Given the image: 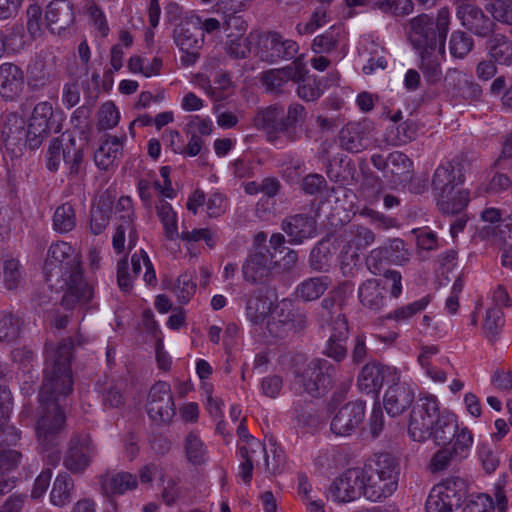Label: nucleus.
Segmentation results:
<instances>
[{"instance_id": "f257e3e1", "label": "nucleus", "mask_w": 512, "mask_h": 512, "mask_svg": "<svg viewBox=\"0 0 512 512\" xmlns=\"http://www.w3.org/2000/svg\"><path fill=\"white\" fill-rule=\"evenodd\" d=\"M72 348V341L64 340L46 361L39 393L41 411L36 426L38 441L45 448L58 445L59 434L65 426L62 401L73 391Z\"/></svg>"}, {"instance_id": "f03ea898", "label": "nucleus", "mask_w": 512, "mask_h": 512, "mask_svg": "<svg viewBox=\"0 0 512 512\" xmlns=\"http://www.w3.org/2000/svg\"><path fill=\"white\" fill-rule=\"evenodd\" d=\"M69 243L61 241L52 244L48 250L45 270L50 276H61L67 286L62 305L71 309L77 304L88 303L93 296L91 286L83 279L77 257Z\"/></svg>"}, {"instance_id": "7ed1b4c3", "label": "nucleus", "mask_w": 512, "mask_h": 512, "mask_svg": "<svg viewBox=\"0 0 512 512\" xmlns=\"http://www.w3.org/2000/svg\"><path fill=\"white\" fill-rule=\"evenodd\" d=\"M305 119V107L297 102L291 103L286 113L282 105L273 104L257 111L253 126L265 134L269 143L278 146L298 141L301 137L299 124Z\"/></svg>"}, {"instance_id": "20e7f679", "label": "nucleus", "mask_w": 512, "mask_h": 512, "mask_svg": "<svg viewBox=\"0 0 512 512\" xmlns=\"http://www.w3.org/2000/svg\"><path fill=\"white\" fill-rule=\"evenodd\" d=\"M362 469L363 496L372 502L390 497L398 487L400 465L390 453L376 454Z\"/></svg>"}, {"instance_id": "39448f33", "label": "nucleus", "mask_w": 512, "mask_h": 512, "mask_svg": "<svg viewBox=\"0 0 512 512\" xmlns=\"http://www.w3.org/2000/svg\"><path fill=\"white\" fill-rule=\"evenodd\" d=\"M462 182L460 170H456L452 162L440 164L434 171L432 190L443 214H457L467 206L469 193L466 190H455Z\"/></svg>"}, {"instance_id": "423d86ee", "label": "nucleus", "mask_w": 512, "mask_h": 512, "mask_svg": "<svg viewBox=\"0 0 512 512\" xmlns=\"http://www.w3.org/2000/svg\"><path fill=\"white\" fill-rule=\"evenodd\" d=\"M62 161L70 176L82 173L83 149L77 146L75 138L69 133L53 138L47 149L46 167L49 171H58Z\"/></svg>"}, {"instance_id": "0eeeda50", "label": "nucleus", "mask_w": 512, "mask_h": 512, "mask_svg": "<svg viewBox=\"0 0 512 512\" xmlns=\"http://www.w3.org/2000/svg\"><path fill=\"white\" fill-rule=\"evenodd\" d=\"M345 245L341 251L340 269L345 277H353L359 253L370 247L376 239L375 233L362 225H351L343 233Z\"/></svg>"}, {"instance_id": "6e6552de", "label": "nucleus", "mask_w": 512, "mask_h": 512, "mask_svg": "<svg viewBox=\"0 0 512 512\" xmlns=\"http://www.w3.org/2000/svg\"><path fill=\"white\" fill-rule=\"evenodd\" d=\"M238 453L240 457L239 476L246 484L251 482L254 466L262 467L270 474L275 473L278 468L280 455L274 453L272 461H270L265 445L256 438H249V441L239 445Z\"/></svg>"}, {"instance_id": "1a4fd4ad", "label": "nucleus", "mask_w": 512, "mask_h": 512, "mask_svg": "<svg viewBox=\"0 0 512 512\" xmlns=\"http://www.w3.org/2000/svg\"><path fill=\"white\" fill-rule=\"evenodd\" d=\"M465 490V481L460 477H450L435 485L425 504L426 512H453Z\"/></svg>"}, {"instance_id": "9d476101", "label": "nucleus", "mask_w": 512, "mask_h": 512, "mask_svg": "<svg viewBox=\"0 0 512 512\" xmlns=\"http://www.w3.org/2000/svg\"><path fill=\"white\" fill-rule=\"evenodd\" d=\"M334 370V366L327 360L313 359L302 371H295V376L306 393L319 396L332 386Z\"/></svg>"}, {"instance_id": "9b49d317", "label": "nucleus", "mask_w": 512, "mask_h": 512, "mask_svg": "<svg viewBox=\"0 0 512 512\" xmlns=\"http://www.w3.org/2000/svg\"><path fill=\"white\" fill-rule=\"evenodd\" d=\"M50 133L49 130L38 128L36 123L29 121L25 127L23 118L15 114L9 115L3 128V136L7 146H29L31 149L38 148L43 138Z\"/></svg>"}, {"instance_id": "f8f14e48", "label": "nucleus", "mask_w": 512, "mask_h": 512, "mask_svg": "<svg viewBox=\"0 0 512 512\" xmlns=\"http://www.w3.org/2000/svg\"><path fill=\"white\" fill-rule=\"evenodd\" d=\"M146 410L156 424H169L175 416V404L171 387L164 381L156 382L149 391Z\"/></svg>"}, {"instance_id": "ddd939ff", "label": "nucleus", "mask_w": 512, "mask_h": 512, "mask_svg": "<svg viewBox=\"0 0 512 512\" xmlns=\"http://www.w3.org/2000/svg\"><path fill=\"white\" fill-rule=\"evenodd\" d=\"M306 325V314L298 308H293L289 302L285 301L272 313L266 323L270 335L278 338H283L291 332L301 331Z\"/></svg>"}, {"instance_id": "4468645a", "label": "nucleus", "mask_w": 512, "mask_h": 512, "mask_svg": "<svg viewBox=\"0 0 512 512\" xmlns=\"http://www.w3.org/2000/svg\"><path fill=\"white\" fill-rule=\"evenodd\" d=\"M299 46L292 40L287 39L278 32H267L262 35L258 42L256 55L270 64L280 60H291L298 53Z\"/></svg>"}, {"instance_id": "2eb2a0df", "label": "nucleus", "mask_w": 512, "mask_h": 512, "mask_svg": "<svg viewBox=\"0 0 512 512\" xmlns=\"http://www.w3.org/2000/svg\"><path fill=\"white\" fill-rule=\"evenodd\" d=\"M361 468H350L336 477L327 489V498L336 503H348L363 496Z\"/></svg>"}, {"instance_id": "dca6fc26", "label": "nucleus", "mask_w": 512, "mask_h": 512, "mask_svg": "<svg viewBox=\"0 0 512 512\" xmlns=\"http://www.w3.org/2000/svg\"><path fill=\"white\" fill-rule=\"evenodd\" d=\"M473 444V435L471 431H462L460 436L451 446H442L430 459L428 468L431 473H437L446 470L451 463L461 462L466 459Z\"/></svg>"}, {"instance_id": "f3484780", "label": "nucleus", "mask_w": 512, "mask_h": 512, "mask_svg": "<svg viewBox=\"0 0 512 512\" xmlns=\"http://www.w3.org/2000/svg\"><path fill=\"white\" fill-rule=\"evenodd\" d=\"M116 213L119 214V224L113 235L112 244L117 253L124 250L126 234L128 236V248L132 249L137 242L138 234L133 222L134 210L132 200L128 196L121 197L115 207Z\"/></svg>"}, {"instance_id": "a211bd4d", "label": "nucleus", "mask_w": 512, "mask_h": 512, "mask_svg": "<svg viewBox=\"0 0 512 512\" xmlns=\"http://www.w3.org/2000/svg\"><path fill=\"white\" fill-rule=\"evenodd\" d=\"M275 253H271L268 247H254L242 266V274L246 281L259 283L268 278L276 269L277 260Z\"/></svg>"}, {"instance_id": "6ab92c4d", "label": "nucleus", "mask_w": 512, "mask_h": 512, "mask_svg": "<svg viewBox=\"0 0 512 512\" xmlns=\"http://www.w3.org/2000/svg\"><path fill=\"white\" fill-rule=\"evenodd\" d=\"M373 141V126L368 121L350 122L338 133L339 146L349 153L366 150Z\"/></svg>"}, {"instance_id": "aec40b11", "label": "nucleus", "mask_w": 512, "mask_h": 512, "mask_svg": "<svg viewBox=\"0 0 512 512\" xmlns=\"http://www.w3.org/2000/svg\"><path fill=\"white\" fill-rule=\"evenodd\" d=\"M308 73L303 57H297L290 65L279 69H270L260 78L261 83L271 93H281L290 81H299Z\"/></svg>"}, {"instance_id": "412c9836", "label": "nucleus", "mask_w": 512, "mask_h": 512, "mask_svg": "<svg viewBox=\"0 0 512 512\" xmlns=\"http://www.w3.org/2000/svg\"><path fill=\"white\" fill-rule=\"evenodd\" d=\"M408 26V38L418 51L445 46L428 15L421 14L412 18Z\"/></svg>"}, {"instance_id": "4be33fe9", "label": "nucleus", "mask_w": 512, "mask_h": 512, "mask_svg": "<svg viewBox=\"0 0 512 512\" xmlns=\"http://www.w3.org/2000/svg\"><path fill=\"white\" fill-rule=\"evenodd\" d=\"M96 455V449L88 435H76L69 444L64 466L72 473H82Z\"/></svg>"}, {"instance_id": "5701e85b", "label": "nucleus", "mask_w": 512, "mask_h": 512, "mask_svg": "<svg viewBox=\"0 0 512 512\" xmlns=\"http://www.w3.org/2000/svg\"><path fill=\"white\" fill-rule=\"evenodd\" d=\"M365 406L361 401L343 405L331 421L330 429L336 436H349L362 423Z\"/></svg>"}, {"instance_id": "b1692460", "label": "nucleus", "mask_w": 512, "mask_h": 512, "mask_svg": "<svg viewBox=\"0 0 512 512\" xmlns=\"http://www.w3.org/2000/svg\"><path fill=\"white\" fill-rule=\"evenodd\" d=\"M384 395V407L386 412L392 416H399L404 413L414 401V388L399 379L392 381Z\"/></svg>"}, {"instance_id": "393cba45", "label": "nucleus", "mask_w": 512, "mask_h": 512, "mask_svg": "<svg viewBox=\"0 0 512 512\" xmlns=\"http://www.w3.org/2000/svg\"><path fill=\"white\" fill-rule=\"evenodd\" d=\"M388 375L392 376V381L400 378L395 368L384 367L376 362L367 363L358 376V387L365 393H377Z\"/></svg>"}, {"instance_id": "a878e982", "label": "nucleus", "mask_w": 512, "mask_h": 512, "mask_svg": "<svg viewBox=\"0 0 512 512\" xmlns=\"http://www.w3.org/2000/svg\"><path fill=\"white\" fill-rule=\"evenodd\" d=\"M25 75L23 70L13 63L0 65V96L6 101L16 100L23 92Z\"/></svg>"}, {"instance_id": "bb28decb", "label": "nucleus", "mask_w": 512, "mask_h": 512, "mask_svg": "<svg viewBox=\"0 0 512 512\" xmlns=\"http://www.w3.org/2000/svg\"><path fill=\"white\" fill-rule=\"evenodd\" d=\"M45 19L48 29L55 34L71 27L75 21L73 4L67 0H54L46 7Z\"/></svg>"}, {"instance_id": "cd10ccee", "label": "nucleus", "mask_w": 512, "mask_h": 512, "mask_svg": "<svg viewBox=\"0 0 512 512\" xmlns=\"http://www.w3.org/2000/svg\"><path fill=\"white\" fill-rule=\"evenodd\" d=\"M456 16L462 26L477 36L485 37L493 30V21L474 5H459Z\"/></svg>"}, {"instance_id": "c85d7f7f", "label": "nucleus", "mask_w": 512, "mask_h": 512, "mask_svg": "<svg viewBox=\"0 0 512 512\" xmlns=\"http://www.w3.org/2000/svg\"><path fill=\"white\" fill-rule=\"evenodd\" d=\"M99 482L107 496L123 495L138 486L136 475L126 471H107L100 476Z\"/></svg>"}, {"instance_id": "c756f323", "label": "nucleus", "mask_w": 512, "mask_h": 512, "mask_svg": "<svg viewBox=\"0 0 512 512\" xmlns=\"http://www.w3.org/2000/svg\"><path fill=\"white\" fill-rule=\"evenodd\" d=\"M330 335L324 350V354L337 362H341L347 356L346 340L348 338L349 329L346 318L337 317L332 327H327Z\"/></svg>"}, {"instance_id": "7c9ffc66", "label": "nucleus", "mask_w": 512, "mask_h": 512, "mask_svg": "<svg viewBox=\"0 0 512 512\" xmlns=\"http://www.w3.org/2000/svg\"><path fill=\"white\" fill-rule=\"evenodd\" d=\"M470 431L467 427H459L456 416L443 412L441 417L434 423L431 437L438 446L453 445L462 431Z\"/></svg>"}, {"instance_id": "2f4dec72", "label": "nucleus", "mask_w": 512, "mask_h": 512, "mask_svg": "<svg viewBox=\"0 0 512 512\" xmlns=\"http://www.w3.org/2000/svg\"><path fill=\"white\" fill-rule=\"evenodd\" d=\"M282 229L290 237V242L300 244L316 235V221L312 216L297 214L283 221Z\"/></svg>"}, {"instance_id": "473e14b6", "label": "nucleus", "mask_w": 512, "mask_h": 512, "mask_svg": "<svg viewBox=\"0 0 512 512\" xmlns=\"http://www.w3.org/2000/svg\"><path fill=\"white\" fill-rule=\"evenodd\" d=\"M420 53L419 69L426 81L435 84L442 77L441 62L445 55V46L439 45L437 48L423 49Z\"/></svg>"}, {"instance_id": "72a5a7b5", "label": "nucleus", "mask_w": 512, "mask_h": 512, "mask_svg": "<svg viewBox=\"0 0 512 512\" xmlns=\"http://www.w3.org/2000/svg\"><path fill=\"white\" fill-rule=\"evenodd\" d=\"M358 299L361 305L373 312L380 311L386 305L384 287L378 279H367L358 288Z\"/></svg>"}, {"instance_id": "f704fd0d", "label": "nucleus", "mask_w": 512, "mask_h": 512, "mask_svg": "<svg viewBox=\"0 0 512 512\" xmlns=\"http://www.w3.org/2000/svg\"><path fill=\"white\" fill-rule=\"evenodd\" d=\"M30 120L36 123L38 128L43 127L49 132L59 133L62 130L64 116L61 111L54 112L51 103L43 101L34 107Z\"/></svg>"}, {"instance_id": "c9c22d12", "label": "nucleus", "mask_w": 512, "mask_h": 512, "mask_svg": "<svg viewBox=\"0 0 512 512\" xmlns=\"http://www.w3.org/2000/svg\"><path fill=\"white\" fill-rule=\"evenodd\" d=\"M124 137L108 136L95 152V162L101 169H108L121 153Z\"/></svg>"}, {"instance_id": "e433bc0d", "label": "nucleus", "mask_w": 512, "mask_h": 512, "mask_svg": "<svg viewBox=\"0 0 512 512\" xmlns=\"http://www.w3.org/2000/svg\"><path fill=\"white\" fill-rule=\"evenodd\" d=\"M313 460L314 466L321 473H331L345 464L344 454L335 446L318 450Z\"/></svg>"}, {"instance_id": "4c0bfd02", "label": "nucleus", "mask_w": 512, "mask_h": 512, "mask_svg": "<svg viewBox=\"0 0 512 512\" xmlns=\"http://www.w3.org/2000/svg\"><path fill=\"white\" fill-rule=\"evenodd\" d=\"M488 54L499 64L508 65L512 61V41L502 34H494L487 41Z\"/></svg>"}, {"instance_id": "58836bf2", "label": "nucleus", "mask_w": 512, "mask_h": 512, "mask_svg": "<svg viewBox=\"0 0 512 512\" xmlns=\"http://www.w3.org/2000/svg\"><path fill=\"white\" fill-rule=\"evenodd\" d=\"M435 422L433 419L420 414L419 411L412 410L408 423V434L414 441L423 442L431 437Z\"/></svg>"}, {"instance_id": "ea45409f", "label": "nucleus", "mask_w": 512, "mask_h": 512, "mask_svg": "<svg viewBox=\"0 0 512 512\" xmlns=\"http://www.w3.org/2000/svg\"><path fill=\"white\" fill-rule=\"evenodd\" d=\"M77 223V217L74 205L66 202L58 206L53 214V229L58 233H68L72 231Z\"/></svg>"}, {"instance_id": "a19ab883", "label": "nucleus", "mask_w": 512, "mask_h": 512, "mask_svg": "<svg viewBox=\"0 0 512 512\" xmlns=\"http://www.w3.org/2000/svg\"><path fill=\"white\" fill-rule=\"evenodd\" d=\"M272 302L267 297L251 295L246 304V315L254 325H262L271 314Z\"/></svg>"}, {"instance_id": "79ce46f5", "label": "nucleus", "mask_w": 512, "mask_h": 512, "mask_svg": "<svg viewBox=\"0 0 512 512\" xmlns=\"http://www.w3.org/2000/svg\"><path fill=\"white\" fill-rule=\"evenodd\" d=\"M74 488V482L72 478L66 474H59L52 487L50 493V500L53 505L63 507L71 501V494Z\"/></svg>"}, {"instance_id": "37998d69", "label": "nucleus", "mask_w": 512, "mask_h": 512, "mask_svg": "<svg viewBox=\"0 0 512 512\" xmlns=\"http://www.w3.org/2000/svg\"><path fill=\"white\" fill-rule=\"evenodd\" d=\"M157 215L163 225L166 238L170 241L179 237L177 214L172 206L165 200H160L156 205Z\"/></svg>"}, {"instance_id": "c03bdc74", "label": "nucleus", "mask_w": 512, "mask_h": 512, "mask_svg": "<svg viewBox=\"0 0 512 512\" xmlns=\"http://www.w3.org/2000/svg\"><path fill=\"white\" fill-rule=\"evenodd\" d=\"M328 288L326 277H311L302 281L296 288V294L303 301L320 298Z\"/></svg>"}, {"instance_id": "a18cd8bd", "label": "nucleus", "mask_w": 512, "mask_h": 512, "mask_svg": "<svg viewBox=\"0 0 512 512\" xmlns=\"http://www.w3.org/2000/svg\"><path fill=\"white\" fill-rule=\"evenodd\" d=\"M184 451L187 460L193 465H200L207 460V447L195 432H190L184 440Z\"/></svg>"}, {"instance_id": "49530a36", "label": "nucleus", "mask_w": 512, "mask_h": 512, "mask_svg": "<svg viewBox=\"0 0 512 512\" xmlns=\"http://www.w3.org/2000/svg\"><path fill=\"white\" fill-rule=\"evenodd\" d=\"M418 133V125L414 120L408 119L391 130L387 137V141L393 146L405 145L416 139Z\"/></svg>"}, {"instance_id": "de8ad7c7", "label": "nucleus", "mask_w": 512, "mask_h": 512, "mask_svg": "<svg viewBox=\"0 0 512 512\" xmlns=\"http://www.w3.org/2000/svg\"><path fill=\"white\" fill-rule=\"evenodd\" d=\"M332 252L328 241H320L311 251L310 267L318 272H326L330 267Z\"/></svg>"}, {"instance_id": "09e8293b", "label": "nucleus", "mask_w": 512, "mask_h": 512, "mask_svg": "<svg viewBox=\"0 0 512 512\" xmlns=\"http://www.w3.org/2000/svg\"><path fill=\"white\" fill-rule=\"evenodd\" d=\"M24 280V272L17 259H7L3 265V283L8 290L17 289Z\"/></svg>"}, {"instance_id": "8fccbe9b", "label": "nucleus", "mask_w": 512, "mask_h": 512, "mask_svg": "<svg viewBox=\"0 0 512 512\" xmlns=\"http://www.w3.org/2000/svg\"><path fill=\"white\" fill-rule=\"evenodd\" d=\"M429 296L423 297L405 306L399 307L394 311L390 312L386 318L395 320L397 322H406L417 313L423 311L429 304Z\"/></svg>"}, {"instance_id": "3c124183", "label": "nucleus", "mask_w": 512, "mask_h": 512, "mask_svg": "<svg viewBox=\"0 0 512 512\" xmlns=\"http://www.w3.org/2000/svg\"><path fill=\"white\" fill-rule=\"evenodd\" d=\"M340 28L331 27L323 34L314 38L312 43V50L315 53H329L337 47L340 38Z\"/></svg>"}, {"instance_id": "603ef678", "label": "nucleus", "mask_w": 512, "mask_h": 512, "mask_svg": "<svg viewBox=\"0 0 512 512\" xmlns=\"http://www.w3.org/2000/svg\"><path fill=\"white\" fill-rule=\"evenodd\" d=\"M293 82L298 84V97L306 102L315 101L322 95L319 82L315 77L308 76V73H305L301 80Z\"/></svg>"}, {"instance_id": "864d4df0", "label": "nucleus", "mask_w": 512, "mask_h": 512, "mask_svg": "<svg viewBox=\"0 0 512 512\" xmlns=\"http://www.w3.org/2000/svg\"><path fill=\"white\" fill-rule=\"evenodd\" d=\"M473 40L463 31H454L449 41V51L452 57L463 59L472 50Z\"/></svg>"}, {"instance_id": "5fc2aeb1", "label": "nucleus", "mask_w": 512, "mask_h": 512, "mask_svg": "<svg viewBox=\"0 0 512 512\" xmlns=\"http://www.w3.org/2000/svg\"><path fill=\"white\" fill-rule=\"evenodd\" d=\"M372 8L385 14L404 16L412 12L413 5L411 0H381L374 2Z\"/></svg>"}, {"instance_id": "6e6d98bb", "label": "nucleus", "mask_w": 512, "mask_h": 512, "mask_svg": "<svg viewBox=\"0 0 512 512\" xmlns=\"http://www.w3.org/2000/svg\"><path fill=\"white\" fill-rule=\"evenodd\" d=\"M227 41L225 43L226 53L234 59H244L250 52V42L248 38L241 35H227Z\"/></svg>"}, {"instance_id": "4d7b16f0", "label": "nucleus", "mask_w": 512, "mask_h": 512, "mask_svg": "<svg viewBox=\"0 0 512 512\" xmlns=\"http://www.w3.org/2000/svg\"><path fill=\"white\" fill-rule=\"evenodd\" d=\"M20 334L19 317L6 313L0 318V341L10 343Z\"/></svg>"}, {"instance_id": "13d9d810", "label": "nucleus", "mask_w": 512, "mask_h": 512, "mask_svg": "<svg viewBox=\"0 0 512 512\" xmlns=\"http://www.w3.org/2000/svg\"><path fill=\"white\" fill-rule=\"evenodd\" d=\"M131 264L133 275L137 276L142 270V266L145 267V273L143 275V279L147 284H152L156 282V275L153 268V265L147 255V253L141 249L140 254H133L131 257Z\"/></svg>"}, {"instance_id": "bf43d9fd", "label": "nucleus", "mask_w": 512, "mask_h": 512, "mask_svg": "<svg viewBox=\"0 0 512 512\" xmlns=\"http://www.w3.org/2000/svg\"><path fill=\"white\" fill-rule=\"evenodd\" d=\"M120 112L113 102L104 103L98 112V127L100 130H109L118 125Z\"/></svg>"}, {"instance_id": "052dcab7", "label": "nucleus", "mask_w": 512, "mask_h": 512, "mask_svg": "<svg viewBox=\"0 0 512 512\" xmlns=\"http://www.w3.org/2000/svg\"><path fill=\"white\" fill-rule=\"evenodd\" d=\"M175 43L183 50L199 51L203 45V35H197L189 29L180 28L175 34Z\"/></svg>"}, {"instance_id": "680f3d73", "label": "nucleus", "mask_w": 512, "mask_h": 512, "mask_svg": "<svg viewBox=\"0 0 512 512\" xmlns=\"http://www.w3.org/2000/svg\"><path fill=\"white\" fill-rule=\"evenodd\" d=\"M504 324L503 312L498 307H492L486 311L483 328L486 336L494 340Z\"/></svg>"}, {"instance_id": "e2e57ef3", "label": "nucleus", "mask_w": 512, "mask_h": 512, "mask_svg": "<svg viewBox=\"0 0 512 512\" xmlns=\"http://www.w3.org/2000/svg\"><path fill=\"white\" fill-rule=\"evenodd\" d=\"M413 162L403 152L394 151L389 154V170L392 175L409 176L412 172Z\"/></svg>"}, {"instance_id": "0e129e2a", "label": "nucleus", "mask_w": 512, "mask_h": 512, "mask_svg": "<svg viewBox=\"0 0 512 512\" xmlns=\"http://www.w3.org/2000/svg\"><path fill=\"white\" fill-rule=\"evenodd\" d=\"M412 410L419 411L420 414L434 421H437L442 415L439 409V401L434 395L421 396Z\"/></svg>"}, {"instance_id": "69168bd1", "label": "nucleus", "mask_w": 512, "mask_h": 512, "mask_svg": "<svg viewBox=\"0 0 512 512\" xmlns=\"http://www.w3.org/2000/svg\"><path fill=\"white\" fill-rule=\"evenodd\" d=\"M385 248L388 250L387 259L396 265H403L410 260L411 253L399 238L392 239Z\"/></svg>"}, {"instance_id": "338daca9", "label": "nucleus", "mask_w": 512, "mask_h": 512, "mask_svg": "<svg viewBox=\"0 0 512 512\" xmlns=\"http://www.w3.org/2000/svg\"><path fill=\"white\" fill-rule=\"evenodd\" d=\"M196 289L195 283L192 282V277L189 274L180 275L173 288V292L176 295L180 303H187Z\"/></svg>"}, {"instance_id": "774afa93", "label": "nucleus", "mask_w": 512, "mask_h": 512, "mask_svg": "<svg viewBox=\"0 0 512 512\" xmlns=\"http://www.w3.org/2000/svg\"><path fill=\"white\" fill-rule=\"evenodd\" d=\"M495 504L486 494H479L470 499L463 507V512H494Z\"/></svg>"}]
</instances>
